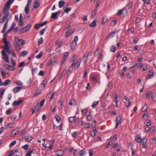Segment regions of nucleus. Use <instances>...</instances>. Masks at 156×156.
Here are the masks:
<instances>
[{
  "instance_id": "obj_17",
  "label": "nucleus",
  "mask_w": 156,
  "mask_h": 156,
  "mask_svg": "<svg viewBox=\"0 0 156 156\" xmlns=\"http://www.w3.org/2000/svg\"><path fill=\"white\" fill-rule=\"evenodd\" d=\"M22 87H15L13 89V92L14 93H16L17 92L20 91Z\"/></svg>"
},
{
  "instance_id": "obj_36",
  "label": "nucleus",
  "mask_w": 156,
  "mask_h": 156,
  "mask_svg": "<svg viewBox=\"0 0 156 156\" xmlns=\"http://www.w3.org/2000/svg\"><path fill=\"white\" fill-rule=\"evenodd\" d=\"M86 153L85 150L82 149L80 151V156H83Z\"/></svg>"
},
{
  "instance_id": "obj_56",
  "label": "nucleus",
  "mask_w": 156,
  "mask_h": 156,
  "mask_svg": "<svg viewBox=\"0 0 156 156\" xmlns=\"http://www.w3.org/2000/svg\"><path fill=\"white\" fill-rule=\"evenodd\" d=\"M29 145L27 144H26L22 147V148L24 150H27L28 148Z\"/></svg>"
},
{
  "instance_id": "obj_52",
  "label": "nucleus",
  "mask_w": 156,
  "mask_h": 156,
  "mask_svg": "<svg viewBox=\"0 0 156 156\" xmlns=\"http://www.w3.org/2000/svg\"><path fill=\"white\" fill-rule=\"evenodd\" d=\"M38 75L40 76H44V71L43 70H40L38 73Z\"/></svg>"
},
{
  "instance_id": "obj_31",
  "label": "nucleus",
  "mask_w": 156,
  "mask_h": 156,
  "mask_svg": "<svg viewBox=\"0 0 156 156\" xmlns=\"http://www.w3.org/2000/svg\"><path fill=\"white\" fill-rule=\"evenodd\" d=\"M69 121L71 122H74L76 121L75 117H71L69 118Z\"/></svg>"
},
{
  "instance_id": "obj_21",
  "label": "nucleus",
  "mask_w": 156,
  "mask_h": 156,
  "mask_svg": "<svg viewBox=\"0 0 156 156\" xmlns=\"http://www.w3.org/2000/svg\"><path fill=\"white\" fill-rule=\"evenodd\" d=\"M77 45V42H74V41H73L71 43L70 48L71 49H73Z\"/></svg>"
},
{
  "instance_id": "obj_9",
  "label": "nucleus",
  "mask_w": 156,
  "mask_h": 156,
  "mask_svg": "<svg viewBox=\"0 0 156 156\" xmlns=\"http://www.w3.org/2000/svg\"><path fill=\"white\" fill-rule=\"evenodd\" d=\"M133 2H129L127 4V5L125 7L126 9V11L127 12V10H129L130 8H132L133 5Z\"/></svg>"
},
{
  "instance_id": "obj_34",
  "label": "nucleus",
  "mask_w": 156,
  "mask_h": 156,
  "mask_svg": "<svg viewBox=\"0 0 156 156\" xmlns=\"http://www.w3.org/2000/svg\"><path fill=\"white\" fill-rule=\"evenodd\" d=\"M135 66H136L137 68L142 67H143V64L140 62L138 63H135Z\"/></svg>"
},
{
  "instance_id": "obj_13",
  "label": "nucleus",
  "mask_w": 156,
  "mask_h": 156,
  "mask_svg": "<svg viewBox=\"0 0 156 156\" xmlns=\"http://www.w3.org/2000/svg\"><path fill=\"white\" fill-rule=\"evenodd\" d=\"M60 12V11H59L58 12H56L55 13H52L51 14V18L56 19L58 17L57 15L58 13Z\"/></svg>"
},
{
  "instance_id": "obj_12",
  "label": "nucleus",
  "mask_w": 156,
  "mask_h": 156,
  "mask_svg": "<svg viewBox=\"0 0 156 156\" xmlns=\"http://www.w3.org/2000/svg\"><path fill=\"white\" fill-rule=\"evenodd\" d=\"M40 3L38 0H34V9L38 8L40 6Z\"/></svg>"
},
{
  "instance_id": "obj_25",
  "label": "nucleus",
  "mask_w": 156,
  "mask_h": 156,
  "mask_svg": "<svg viewBox=\"0 0 156 156\" xmlns=\"http://www.w3.org/2000/svg\"><path fill=\"white\" fill-rule=\"evenodd\" d=\"M65 3L62 0H61L58 2V6L59 8L62 7L65 5Z\"/></svg>"
},
{
  "instance_id": "obj_2",
  "label": "nucleus",
  "mask_w": 156,
  "mask_h": 156,
  "mask_svg": "<svg viewBox=\"0 0 156 156\" xmlns=\"http://www.w3.org/2000/svg\"><path fill=\"white\" fill-rule=\"evenodd\" d=\"M81 61L82 60L80 58L77 61L76 63L73 62L71 66L69 67V69L71 68V67H73L74 66V67L76 69H77L80 66Z\"/></svg>"
},
{
  "instance_id": "obj_38",
  "label": "nucleus",
  "mask_w": 156,
  "mask_h": 156,
  "mask_svg": "<svg viewBox=\"0 0 156 156\" xmlns=\"http://www.w3.org/2000/svg\"><path fill=\"white\" fill-rule=\"evenodd\" d=\"M148 75L150 77V78H151L154 76L153 72L151 70H150L148 72Z\"/></svg>"
},
{
  "instance_id": "obj_10",
  "label": "nucleus",
  "mask_w": 156,
  "mask_h": 156,
  "mask_svg": "<svg viewBox=\"0 0 156 156\" xmlns=\"http://www.w3.org/2000/svg\"><path fill=\"white\" fill-rule=\"evenodd\" d=\"M112 148L115 149L117 151H119L120 150L121 146L119 145L118 143L114 144Z\"/></svg>"
},
{
  "instance_id": "obj_6",
  "label": "nucleus",
  "mask_w": 156,
  "mask_h": 156,
  "mask_svg": "<svg viewBox=\"0 0 156 156\" xmlns=\"http://www.w3.org/2000/svg\"><path fill=\"white\" fill-rule=\"evenodd\" d=\"M69 53L68 52H65L64 53L63 57L61 63L62 64H63L66 61V60L67 58L69 56Z\"/></svg>"
},
{
  "instance_id": "obj_43",
  "label": "nucleus",
  "mask_w": 156,
  "mask_h": 156,
  "mask_svg": "<svg viewBox=\"0 0 156 156\" xmlns=\"http://www.w3.org/2000/svg\"><path fill=\"white\" fill-rule=\"evenodd\" d=\"M16 142V140H13L10 143V144L9 145V147H11L13 145L15 144Z\"/></svg>"
},
{
  "instance_id": "obj_22",
  "label": "nucleus",
  "mask_w": 156,
  "mask_h": 156,
  "mask_svg": "<svg viewBox=\"0 0 156 156\" xmlns=\"http://www.w3.org/2000/svg\"><path fill=\"white\" fill-rule=\"evenodd\" d=\"M97 20H94L90 24V26L91 27H95L97 25Z\"/></svg>"
},
{
  "instance_id": "obj_27",
  "label": "nucleus",
  "mask_w": 156,
  "mask_h": 156,
  "mask_svg": "<svg viewBox=\"0 0 156 156\" xmlns=\"http://www.w3.org/2000/svg\"><path fill=\"white\" fill-rule=\"evenodd\" d=\"M153 96L152 92L150 91L147 93L146 98L148 99L150 97H152Z\"/></svg>"
},
{
  "instance_id": "obj_54",
  "label": "nucleus",
  "mask_w": 156,
  "mask_h": 156,
  "mask_svg": "<svg viewBox=\"0 0 156 156\" xmlns=\"http://www.w3.org/2000/svg\"><path fill=\"white\" fill-rule=\"evenodd\" d=\"M87 120L90 121L93 119V117L92 115H89L87 116Z\"/></svg>"
},
{
  "instance_id": "obj_8",
  "label": "nucleus",
  "mask_w": 156,
  "mask_h": 156,
  "mask_svg": "<svg viewBox=\"0 0 156 156\" xmlns=\"http://www.w3.org/2000/svg\"><path fill=\"white\" fill-rule=\"evenodd\" d=\"M74 32V29H72L71 30H68L66 33L65 37L67 38L69 36L71 35Z\"/></svg>"
},
{
  "instance_id": "obj_63",
  "label": "nucleus",
  "mask_w": 156,
  "mask_h": 156,
  "mask_svg": "<svg viewBox=\"0 0 156 156\" xmlns=\"http://www.w3.org/2000/svg\"><path fill=\"white\" fill-rule=\"evenodd\" d=\"M141 21V20L139 17H137L135 20V22L136 23H139Z\"/></svg>"
},
{
  "instance_id": "obj_62",
  "label": "nucleus",
  "mask_w": 156,
  "mask_h": 156,
  "mask_svg": "<svg viewBox=\"0 0 156 156\" xmlns=\"http://www.w3.org/2000/svg\"><path fill=\"white\" fill-rule=\"evenodd\" d=\"M124 9H121L119 10L118 12L117 13V15L118 16H119L121 15L123 12V10Z\"/></svg>"
},
{
  "instance_id": "obj_19",
  "label": "nucleus",
  "mask_w": 156,
  "mask_h": 156,
  "mask_svg": "<svg viewBox=\"0 0 156 156\" xmlns=\"http://www.w3.org/2000/svg\"><path fill=\"white\" fill-rule=\"evenodd\" d=\"M5 66L8 69L10 70H14L15 69L14 66H12L7 64H5Z\"/></svg>"
},
{
  "instance_id": "obj_24",
  "label": "nucleus",
  "mask_w": 156,
  "mask_h": 156,
  "mask_svg": "<svg viewBox=\"0 0 156 156\" xmlns=\"http://www.w3.org/2000/svg\"><path fill=\"white\" fill-rule=\"evenodd\" d=\"M25 140L27 142H30L32 139V137L30 135H28L25 137Z\"/></svg>"
},
{
  "instance_id": "obj_57",
  "label": "nucleus",
  "mask_w": 156,
  "mask_h": 156,
  "mask_svg": "<svg viewBox=\"0 0 156 156\" xmlns=\"http://www.w3.org/2000/svg\"><path fill=\"white\" fill-rule=\"evenodd\" d=\"M125 105L126 107H128L130 106L131 103L130 102H127V101H125L124 102Z\"/></svg>"
},
{
  "instance_id": "obj_46",
  "label": "nucleus",
  "mask_w": 156,
  "mask_h": 156,
  "mask_svg": "<svg viewBox=\"0 0 156 156\" xmlns=\"http://www.w3.org/2000/svg\"><path fill=\"white\" fill-rule=\"evenodd\" d=\"M145 124L146 126H149L151 124V121L150 120H148L146 121Z\"/></svg>"
},
{
  "instance_id": "obj_58",
  "label": "nucleus",
  "mask_w": 156,
  "mask_h": 156,
  "mask_svg": "<svg viewBox=\"0 0 156 156\" xmlns=\"http://www.w3.org/2000/svg\"><path fill=\"white\" fill-rule=\"evenodd\" d=\"M53 59H51L50 61L47 64V66H50L51 65L53 64Z\"/></svg>"
},
{
  "instance_id": "obj_15",
  "label": "nucleus",
  "mask_w": 156,
  "mask_h": 156,
  "mask_svg": "<svg viewBox=\"0 0 156 156\" xmlns=\"http://www.w3.org/2000/svg\"><path fill=\"white\" fill-rule=\"evenodd\" d=\"M9 20H7L5 22L4 25V27L2 31V32L3 33L5 32V30L7 29V27L8 24L9 22Z\"/></svg>"
},
{
  "instance_id": "obj_11",
  "label": "nucleus",
  "mask_w": 156,
  "mask_h": 156,
  "mask_svg": "<svg viewBox=\"0 0 156 156\" xmlns=\"http://www.w3.org/2000/svg\"><path fill=\"white\" fill-rule=\"evenodd\" d=\"M23 102V101L19 100L18 101H15L12 104V106L14 107L16 106L19 105Z\"/></svg>"
},
{
  "instance_id": "obj_45",
  "label": "nucleus",
  "mask_w": 156,
  "mask_h": 156,
  "mask_svg": "<svg viewBox=\"0 0 156 156\" xmlns=\"http://www.w3.org/2000/svg\"><path fill=\"white\" fill-rule=\"evenodd\" d=\"M14 123L13 122H11L9 123L7 125V128H11L12 127V126L14 125Z\"/></svg>"
},
{
  "instance_id": "obj_7",
  "label": "nucleus",
  "mask_w": 156,
  "mask_h": 156,
  "mask_svg": "<svg viewBox=\"0 0 156 156\" xmlns=\"http://www.w3.org/2000/svg\"><path fill=\"white\" fill-rule=\"evenodd\" d=\"M116 121V128L119 126V124L121 122L122 118L120 116H117L115 118Z\"/></svg>"
},
{
  "instance_id": "obj_16",
  "label": "nucleus",
  "mask_w": 156,
  "mask_h": 156,
  "mask_svg": "<svg viewBox=\"0 0 156 156\" xmlns=\"http://www.w3.org/2000/svg\"><path fill=\"white\" fill-rule=\"evenodd\" d=\"M63 44V42L59 40H57L55 41V45H58V48H60Z\"/></svg>"
},
{
  "instance_id": "obj_55",
  "label": "nucleus",
  "mask_w": 156,
  "mask_h": 156,
  "mask_svg": "<svg viewBox=\"0 0 156 156\" xmlns=\"http://www.w3.org/2000/svg\"><path fill=\"white\" fill-rule=\"evenodd\" d=\"M12 109L11 108H9L8 110H7L6 112V114L7 115H9L11 113Z\"/></svg>"
},
{
  "instance_id": "obj_51",
  "label": "nucleus",
  "mask_w": 156,
  "mask_h": 156,
  "mask_svg": "<svg viewBox=\"0 0 156 156\" xmlns=\"http://www.w3.org/2000/svg\"><path fill=\"white\" fill-rule=\"evenodd\" d=\"M42 55V52H41L39 54L36 56V58L37 59H40Z\"/></svg>"
},
{
  "instance_id": "obj_4",
  "label": "nucleus",
  "mask_w": 156,
  "mask_h": 156,
  "mask_svg": "<svg viewBox=\"0 0 156 156\" xmlns=\"http://www.w3.org/2000/svg\"><path fill=\"white\" fill-rule=\"evenodd\" d=\"M2 13L4 15V16L1 18V20H0V23H3L5 22V20L6 21L7 20H9L8 18L9 15V13Z\"/></svg>"
},
{
  "instance_id": "obj_37",
  "label": "nucleus",
  "mask_w": 156,
  "mask_h": 156,
  "mask_svg": "<svg viewBox=\"0 0 156 156\" xmlns=\"http://www.w3.org/2000/svg\"><path fill=\"white\" fill-rule=\"evenodd\" d=\"M71 10V8L70 7L66 8L64 10V12H63V14L64 13V12H65L66 13H68Z\"/></svg>"
},
{
  "instance_id": "obj_44",
  "label": "nucleus",
  "mask_w": 156,
  "mask_h": 156,
  "mask_svg": "<svg viewBox=\"0 0 156 156\" xmlns=\"http://www.w3.org/2000/svg\"><path fill=\"white\" fill-rule=\"evenodd\" d=\"M116 33V31H114L111 34L109 35L108 36V38L109 37H112L114 36L115 35V34Z\"/></svg>"
},
{
  "instance_id": "obj_41",
  "label": "nucleus",
  "mask_w": 156,
  "mask_h": 156,
  "mask_svg": "<svg viewBox=\"0 0 156 156\" xmlns=\"http://www.w3.org/2000/svg\"><path fill=\"white\" fill-rule=\"evenodd\" d=\"M110 50L111 52H115L116 50L115 47L114 46H112L110 47Z\"/></svg>"
},
{
  "instance_id": "obj_50",
  "label": "nucleus",
  "mask_w": 156,
  "mask_h": 156,
  "mask_svg": "<svg viewBox=\"0 0 156 156\" xmlns=\"http://www.w3.org/2000/svg\"><path fill=\"white\" fill-rule=\"evenodd\" d=\"M28 54V52L26 51H23L22 52L21 55L22 56H25Z\"/></svg>"
},
{
  "instance_id": "obj_61",
  "label": "nucleus",
  "mask_w": 156,
  "mask_h": 156,
  "mask_svg": "<svg viewBox=\"0 0 156 156\" xmlns=\"http://www.w3.org/2000/svg\"><path fill=\"white\" fill-rule=\"evenodd\" d=\"M24 62H23L20 63L18 67H22L24 66Z\"/></svg>"
},
{
  "instance_id": "obj_53",
  "label": "nucleus",
  "mask_w": 156,
  "mask_h": 156,
  "mask_svg": "<svg viewBox=\"0 0 156 156\" xmlns=\"http://www.w3.org/2000/svg\"><path fill=\"white\" fill-rule=\"evenodd\" d=\"M43 39L42 37H41L38 41V44H40L43 43Z\"/></svg>"
},
{
  "instance_id": "obj_40",
  "label": "nucleus",
  "mask_w": 156,
  "mask_h": 156,
  "mask_svg": "<svg viewBox=\"0 0 156 156\" xmlns=\"http://www.w3.org/2000/svg\"><path fill=\"white\" fill-rule=\"evenodd\" d=\"M29 7L26 6L25 8V12L26 14H28L29 12Z\"/></svg>"
},
{
  "instance_id": "obj_59",
  "label": "nucleus",
  "mask_w": 156,
  "mask_h": 156,
  "mask_svg": "<svg viewBox=\"0 0 156 156\" xmlns=\"http://www.w3.org/2000/svg\"><path fill=\"white\" fill-rule=\"evenodd\" d=\"M83 62L86 63L87 61V59L86 58V55H85L83 58Z\"/></svg>"
},
{
  "instance_id": "obj_64",
  "label": "nucleus",
  "mask_w": 156,
  "mask_h": 156,
  "mask_svg": "<svg viewBox=\"0 0 156 156\" xmlns=\"http://www.w3.org/2000/svg\"><path fill=\"white\" fill-rule=\"evenodd\" d=\"M81 112L82 113L85 114H86L88 112V110L87 109H83L81 110Z\"/></svg>"
},
{
  "instance_id": "obj_28",
  "label": "nucleus",
  "mask_w": 156,
  "mask_h": 156,
  "mask_svg": "<svg viewBox=\"0 0 156 156\" xmlns=\"http://www.w3.org/2000/svg\"><path fill=\"white\" fill-rule=\"evenodd\" d=\"M31 27V25L30 24H28L24 28L25 31L27 32L29 30Z\"/></svg>"
},
{
  "instance_id": "obj_60",
  "label": "nucleus",
  "mask_w": 156,
  "mask_h": 156,
  "mask_svg": "<svg viewBox=\"0 0 156 156\" xmlns=\"http://www.w3.org/2000/svg\"><path fill=\"white\" fill-rule=\"evenodd\" d=\"M46 30V29L45 28H43L42 30L40 31V34L41 35H43L44 34V32Z\"/></svg>"
},
{
  "instance_id": "obj_33",
  "label": "nucleus",
  "mask_w": 156,
  "mask_h": 156,
  "mask_svg": "<svg viewBox=\"0 0 156 156\" xmlns=\"http://www.w3.org/2000/svg\"><path fill=\"white\" fill-rule=\"evenodd\" d=\"M76 60V58L75 57V56L73 55L70 58L69 60V62H75Z\"/></svg>"
},
{
  "instance_id": "obj_32",
  "label": "nucleus",
  "mask_w": 156,
  "mask_h": 156,
  "mask_svg": "<svg viewBox=\"0 0 156 156\" xmlns=\"http://www.w3.org/2000/svg\"><path fill=\"white\" fill-rule=\"evenodd\" d=\"M99 104V101H94L93 102L91 107L93 108H94L96 107Z\"/></svg>"
},
{
  "instance_id": "obj_3",
  "label": "nucleus",
  "mask_w": 156,
  "mask_h": 156,
  "mask_svg": "<svg viewBox=\"0 0 156 156\" xmlns=\"http://www.w3.org/2000/svg\"><path fill=\"white\" fill-rule=\"evenodd\" d=\"M15 38L16 44L18 46H20L25 43V41L24 40L20 39L17 37H15Z\"/></svg>"
},
{
  "instance_id": "obj_18",
  "label": "nucleus",
  "mask_w": 156,
  "mask_h": 156,
  "mask_svg": "<svg viewBox=\"0 0 156 156\" xmlns=\"http://www.w3.org/2000/svg\"><path fill=\"white\" fill-rule=\"evenodd\" d=\"M135 140L138 143H141L142 142V139L141 138L140 134L137 135L136 137L135 138Z\"/></svg>"
},
{
  "instance_id": "obj_26",
  "label": "nucleus",
  "mask_w": 156,
  "mask_h": 156,
  "mask_svg": "<svg viewBox=\"0 0 156 156\" xmlns=\"http://www.w3.org/2000/svg\"><path fill=\"white\" fill-rule=\"evenodd\" d=\"M40 109V108L39 107V105H37L35 107V108L34 110L33 109L32 113V114H33L34 112L37 113V112Z\"/></svg>"
},
{
  "instance_id": "obj_39",
  "label": "nucleus",
  "mask_w": 156,
  "mask_h": 156,
  "mask_svg": "<svg viewBox=\"0 0 156 156\" xmlns=\"http://www.w3.org/2000/svg\"><path fill=\"white\" fill-rule=\"evenodd\" d=\"M107 20L108 19L106 17H103L102 21V23L104 24L107 21Z\"/></svg>"
},
{
  "instance_id": "obj_47",
  "label": "nucleus",
  "mask_w": 156,
  "mask_h": 156,
  "mask_svg": "<svg viewBox=\"0 0 156 156\" xmlns=\"http://www.w3.org/2000/svg\"><path fill=\"white\" fill-rule=\"evenodd\" d=\"M117 22V20H116L112 21L111 23V25L112 26H115Z\"/></svg>"
},
{
  "instance_id": "obj_48",
  "label": "nucleus",
  "mask_w": 156,
  "mask_h": 156,
  "mask_svg": "<svg viewBox=\"0 0 156 156\" xmlns=\"http://www.w3.org/2000/svg\"><path fill=\"white\" fill-rule=\"evenodd\" d=\"M3 50H4L5 52V51H6L8 52L9 54V52L10 51H9V47H5L4 46V49Z\"/></svg>"
},
{
  "instance_id": "obj_49",
  "label": "nucleus",
  "mask_w": 156,
  "mask_h": 156,
  "mask_svg": "<svg viewBox=\"0 0 156 156\" xmlns=\"http://www.w3.org/2000/svg\"><path fill=\"white\" fill-rule=\"evenodd\" d=\"M55 118L58 122H59V121L61 120V117L59 116L58 115H56L55 116Z\"/></svg>"
},
{
  "instance_id": "obj_42",
  "label": "nucleus",
  "mask_w": 156,
  "mask_h": 156,
  "mask_svg": "<svg viewBox=\"0 0 156 156\" xmlns=\"http://www.w3.org/2000/svg\"><path fill=\"white\" fill-rule=\"evenodd\" d=\"M9 54L11 53L13 57H16V55L15 54V53L14 52V51L13 50H11L9 52Z\"/></svg>"
},
{
  "instance_id": "obj_1",
  "label": "nucleus",
  "mask_w": 156,
  "mask_h": 156,
  "mask_svg": "<svg viewBox=\"0 0 156 156\" xmlns=\"http://www.w3.org/2000/svg\"><path fill=\"white\" fill-rule=\"evenodd\" d=\"M13 0H9L5 4L2 13H9V10L10 9L11 4L13 2Z\"/></svg>"
},
{
  "instance_id": "obj_20",
  "label": "nucleus",
  "mask_w": 156,
  "mask_h": 156,
  "mask_svg": "<svg viewBox=\"0 0 156 156\" xmlns=\"http://www.w3.org/2000/svg\"><path fill=\"white\" fill-rule=\"evenodd\" d=\"M11 83V81L9 79L6 80L5 82L2 84V85L7 86Z\"/></svg>"
},
{
  "instance_id": "obj_30",
  "label": "nucleus",
  "mask_w": 156,
  "mask_h": 156,
  "mask_svg": "<svg viewBox=\"0 0 156 156\" xmlns=\"http://www.w3.org/2000/svg\"><path fill=\"white\" fill-rule=\"evenodd\" d=\"M48 81L47 79H45L43 81V83H41V85H43V89L46 86V85L47 84Z\"/></svg>"
},
{
  "instance_id": "obj_29",
  "label": "nucleus",
  "mask_w": 156,
  "mask_h": 156,
  "mask_svg": "<svg viewBox=\"0 0 156 156\" xmlns=\"http://www.w3.org/2000/svg\"><path fill=\"white\" fill-rule=\"evenodd\" d=\"M19 132V131H18L16 130V129H14L11 132V136H14L16 135Z\"/></svg>"
},
{
  "instance_id": "obj_14",
  "label": "nucleus",
  "mask_w": 156,
  "mask_h": 156,
  "mask_svg": "<svg viewBox=\"0 0 156 156\" xmlns=\"http://www.w3.org/2000/svg\"><path fill=\"white\" fill-rule=\"evenodd\" d=\"M64 153L63 150H60L55 152V155L57 156H62Z\"/></svg>"
},
{
  "instance_id": "obj_5",
  "label": "nucleus",
  "mask_w": 156,
  "mask_h": 156,
  "mask_svg": "<svg viewBox=\"0 0 156 156\" xmlns=\"http://www.w3.org/2000/svg\"><path fill=\"white\" fill-rule=\"evenodd\" d=\"M2 53L3 56L2 58L6 62H9V56L7 55L4 50H2Z\"/></svg>"
},
{
  "instance_id": "obj_35",
  "label": "nucleus",
  "mask_w": 156,
  "mask_h": 156,
  "mask_svg": "<svg viewBox=\"0 0 156 156\" xmlns=\"http://www.w3.org/2000/svg\"><path fill=\"white\" fill-rule=\"evenodd\" d=\"M147 109V105L145 104L143 107L142 108V111L143 112L146 111Z\"/></svg>"
},
{
  "instance_id": "obj_23",
  "label": "nucleus",
  "mask_w": 156,
  "mask_h": 156,
  "mask_svg": "<svg viewBox=\"0 0 156 156\" xmlns=\"http://www.w3.org/2000/svg\"><path fill=\"white\" fill-rule=\"evenodd\" d=\"M33 149L31 148H30L29 151L26 154V156H31V154L33 152Z\"/></svg>"
}]
</instances>
